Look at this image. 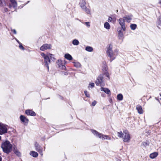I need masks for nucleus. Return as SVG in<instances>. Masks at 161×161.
Wrapping results in <instances>:
<instances>
[{"label": "nucleus", "mask_w": 161, "mask_h": 161, "mask_svg": "<svg viewBox=\"0 0 161 161\" xmlns=\"http://www.w3.org/2000/svg\"><path fill=\"white\" fill-rule=\"evenodd\" d=\"M113 47L112 44H110L107 48V55L110 58V61L111 62L116 58L119 53V51L117 49H115L113 51Z\"/></svg>", "instance_id": "1"}, {"label": "nucleus", "mask_w": 161, "mask_h": 161, "mask_svg": "<svg viewBox=\"0 0 161 161\" xmlns=\"http://www.w3.org/2000/svg\"><path fill=\"white\" fill-rule=\"evenodd\" d=\"M41 55L44 58V62L47 69L49 70L48 64L50 63V60L54 61L55 60L54 55L52 54L47 53V55L44 53H42Z\"/></svg>", "instance_id": "2"}, {"label": "nucleus", "mask_w": 161, "mask_h": 161, "mask_svg": "<svg viewBox=\"0 0 161 161\" xmlns=\"http://www.w3.org/2000/svg\"><path fill=\"white\" fill-rule=\"evenodd\" d=\"M1 147L4 153L8 154L12 151V146L9 141H6L2 143Z\"/></svg>", "instance_id": "3"}, {"label": "nucleus", "mask_w": 161, "mask_h": 161, "mask_svg": "<svg viewBox=\"0 0 161 161\" xmlns=\"http://www.w3.org/2000/svg\"><path fill=\"white\" fill-rule=\"evenodd\" d=\"M92 132L96 137H98L100 139H101L102 140H110L111 137L108 135H104L101 133L98 132L96 130H91Z\"/></svg>", "instance_id": "4"}, {"label": "nucleus", "mask_w": 161, "mask_h": 161, "mask_svg": "<svg viewBox=\"0 0 161 161\" xmlns=\"http://www.w3.org/2000/svg\"><path fill=\"white\" fill-rule=\"evenodd\" d=\"M122 138L123 141L125 142H128L130 141L131 137L127 130L124 131V135Z\"/></svg>", "instance_id": "5"}, {"label": "nucleus", "mask_w": 161, "mask_h": 161, "mask_svg": "<svg viewBox=\"0 0 161 161\" xmlns=\"http://www.w3.org/2000/svg\"><path fill=\"white\" fill-rule=\"evenodd\" d=\"M103 77L102 75H100L98 77L97 80H96L95 83L97 86L100 84L101 86H104V84L103 83Z\"/></svg>", "instance_id": "6"}, {"label": "nucleus", "mask_w": 161, "mask_h": 161, "mask_svg": "<svg viewBox=\"0 0 161 161\" xmlns=\"http://www.w3.org/2000/svg\"><path fill=\"white\" fill-rule=\"evenodd\" d=\"M52 45L50 44H45L43 45L40 47V49L42 51H44L51 48Z\"/></svg>", "instance_id": "7"}, {"label": "nucleus", "mask_w": 161, "mask_h": 161, "mask_svg": "<svg viewBox=\"0 0 161 161\" xmlns=\"http://www.w3.org/2000/svg\"><path fill=\"white\" fill-rule=\"evenodd\" d=\"M125 19L123 18H120L118 20L119 23L121 26V27L123 31L125 30Z\"/></svg>", "instance_id": "8"}, {"label": "nucleus", "mask_w": 161, "mask_h": 161, "mask_svg": "<svg viewBox=\"0 0 161 161\" xmlns=\"http://www.w3.org/2000/svg\"><path fill=\"white\" fill-rule=\"evenodd\" d=\"M7 128L2 123H0V134H3L7 132Z\"/></svg>", "instance_id": "9"}, {"label": "nucleus", "mask_w": 161, "mask_h": 161, "mask_svg": "<svg viewBox=\"0 0 161 161\" xmlns=\"http://www.w3.org/2000/svg\"><path fill=\"white\" fill-rule=\"evenodd\" d=\"M20 119L22 122L25 125H27L29 122V119L23 115L20 116Z\"/></svg>", "instance_id": "10"}, {"label": "nucleus", "mask_w": 161, "mask_h": 161, "mask_svg": "<svg viewBox=\"0 0 161 161\" xmlns=\"http://www.w3.org/2000/svg\"><path fill=\"white\" fill-rule=\"evenodd\" d=\"M25 113L27 115L31 116H35L36 115V114L34 111L30 109L26 110L25 111Z\"/></svg>", "instance_id": "11"}, {"label": "nucleus", "mask_w": 161, "mask_h": 161, "mask_svg": "<svg viewBox=\"0 0 161 161\" xmlns=\"http://www.w3.org/2000/svg\"><path fill=\"white\" fill-rule=\"evenodd\" d=\"M100 90L101 91L104 92L105 93L109 96L111 95V92L107 88L101 87V88Z\"/></svg>", "instance_id": "12"}, {"label": "nucleus", "mask_w": 161, "mask_h": 161, "mask_svg": "<svg viewBox=\"0 0 161 161\" xmlns=\"http://www.w3.org/2000/svg\"><path fill=\"white\" fill-rule=\"evenodd\" d=\"M125 20L128 22H130L132 19V15L131 14L125 15L124 17Z\"/></svg>", "instance_id": "13"}, {"label": "nucleus", "mask_w": 161, "mask_h": 161, "mask_svg": "<svg viewBox=\"0 0 161 161\" xmlns=\"http://www.w3.org/2000/svg\"><path fill=\"white\" fill-rule=\"evenodd\" d=\"M136 109L138 113L140 114H142L144 111L142 107L139 105L136 106Z\"/></svg>", "instance_id": "14"}, {"label": "nucleus", "mask_w": 161, "mask_h": 161, "mask_svg": "<svg viewBox=\"0 0 161 161\" xmlns=\"http://www.w3.org/2000/svg\"><path fill=\"white\" fill-rule=\"evenodd\" d=\"M81 9L87 14L89 15L91 14V10L89 8H87L86 6L82 8Z\"/></svg>", "instance_id": "15"}, {"label": "nucleus", "mask_w": 161, "mask_h": 161, "mask_svg": "<svg viewBox=\"0 0 161 161\" xmlns=\"http://www.w3.org/2000/svg\"><path fill=\"white\" fill-rule=\"evenodd\" d=\"M12 5H9V7L10 8L13 7L14 8H15L17 7V3L15 0H10Z\"/></svg>", "instance_id": "16"}, {"label": "nucleus", "mask_w": 161, "mask_h": 161, "mask_svg": "<svg viewBox=\"0 0 161 161\" xmlns=\"http://www.w3.org/2000/svg\"><path fill=\"white\" fill-rule=\"evenodd\" d=\"M86 0H81L80 3L79 5L81 8L86 6Z\"/></svg>", "instance_id": "17"}, {"label": "nucleus", "mask_w": 161, "mask_h": 161, "mask_svg": "<svg viewBox=\"0 0 161 161\" xmlns=\"http://www.w3.org/2000/svg\"><path fill=\"white\" fill-rule=\"evenodd\" d=\"M102 67V70L103 71L106 72L108 71V68L105 62H103V63Z\"/></svg>", "instance_id": "18"}, {"label": "nucleus", "mask_w": 161, "mask_h": 161, "mask_svg": "<svg viewBox=\"0 0 161 161\" xmlns=\"http://www.w3.org/2000/svg\"><path fill=\"white\" fill-rule=\"evenodd\" d=\"M158 155V153L157 152H154L151 153L149 157L151 159H154L156 158Z\"/></svg>", "instance_id": "19"}, {"label": "nucleus", "mask_w": 161, "mask_h": 161, "mask_svg": "<svg viewBox=\"0 0 161 161\" xmlns=\"http://www.w3.org/2000/svg\"><path fill=\"white\" fill-rule=\"evenodd\" d=\"M116 19L115 17H112L110 16H109L108 19V22H111L114 23L115 22Z\"/></svg>", "instance_id": "20"}, {"label": "nucleus", "mask_w": 161, "mask_h": 161, "mask_svg": "<svg viewBox=\"0 0 161 161\" xmlns=\"http://www.w3.org/2000/svg\"><path fill=\"white\" fill-rule=\"evenodd\" d=\"M30 154L34 158L37 157L38 155V153L35 151H31L30 153Z\"/></svg>", "instance_id": "21"}, {"label": "nucleus", "mask_w": 161, "mask_h": 161, "mask_svg": "<svg viewBox=\"0 0 161 161\" xmlns=\"http://www.w3.org/2000/svg\"><path fill=\"white\" fill-rule=\"evenodd\" d=\"M104 28L107 30H109L110 28V25L109 23L107 22H105L104 24Z\"/></svg>", "instance_id": "22"}, {"label": "nucleus", "mask_w": 161, "mask_h": 161, "mask_svg": "<svg viewBox=\"0 0 161 161\" xmlns=\"http://www.w3.org/2000/svg\"><path fill=\"white\" fill-rule=\"evenodd\" d=\"M64 57L65 58L69 60H71L73 59L72 56L68 53L64 55Z\"/></svg>", "instance_id": "23"}, {"label": "nucleus", "mask_w": 161, "mask_h": 161, "mask_svg": "<svg viewBox=\"0 0 161 161\" xmlns=\"http://www.w3.org/2000/svg\"><path fill=\"white\" fill-rule=\"evenodd\" d=\"M72 43L74 45L77 46L79 44V42L78 40L75 39L73 40Z\"/></svg>", "instance_id": "24"}, {"label": "nucleus", "mask_w": 161, "mask_h": 161, "mask_svg": "<svg viewBox=\"0 0 161 161\" xmlns=\"http://www.w3.org/2000/svg\"><path fill=\"white\" fill-rule=\"evenodd\" d=\"M123 96L121 94H118L117 95V99L119 101H121L123 99Z\"/></svg>", "instance_id": "25"}, {"label": "nucleus", "mask_w": 161, "mask_h": 161, "mask_svg": "<svg viewBox=\"0 0 161 161\" xmlns=\"http://www.w3.org/2000/svg\"><path fill=\"white\" fill-rule=\"evenodd\" d=\"M85 50L87 52H92L93 50L92 47L90 46H87L85 48Z\"/></svg>", "instance_id": "26"}, {"label": "nucleus", "mask_w": 161, "mask_h": 161, "mask_svg": "<svg viewBox=\"0 0 161 161\" xmlns=\"http://www.w3.org/2000/svg\"><path fill=\"white\" fill-rule=\"evenodd\" d=\"M73 63L74 64V66L75 67L77 68H79L81 67V65L79 62H73Z\"/></svg>", "instance_id": "27"}, {"label": "nucleus", "mask_w": 161, "mask_h": 161, "mask_svg": "<svg viewBox=\"0 0 161 161\" xmlns=\"http://www.w3.org/2000/svg\"><path fill=\"white\" fill-rule=\"evenodd\" d=\"M35 145L36 148V150L37 151H38L39 150H40L42 149L40 145L37 143L35 144Z\"/></svg>", "instance_id": "28"}, {"label": "nucleus", "mask_w": 161, "mask_h": 161, "mask_svg": "<svg viewBox=\"0 0 161 161\" xmlns=\"http://www.w3.org/2000/svg\"><path fill=\"white\" fill-rule=\"evenodd\" d=\"M57 63L59 67H60L63 65L62 61L60 59H58L57 62Z\"/></svg>", "instance_id": "29"}, {"label": "nucleus", "mask_w": 161, "mask_h": 161, "mask_svg": "<svg viewBox=\"0 0 161 161\" xmlns=\"http://www.w3.org/2000/svg\"><path fill=\"white\" fill-rule=\"evenodd\" d=\"M157 26L160 29L161 28V19H158L157 22Z\"/></svg>", "instance_id": "30"}, {"label": "nucleus", "mask_w": 161, "mask_h": 161, "mask_svg": "<svg viewBox=\"0 0 161 161\" xmlns=\"http://www.w3.org/2000/svg\"><path fill=\"white\" fill-rule=\"evenodd\" d=\"M117 136L119 137L123 138V135H124V132L123 133L122 131L118 132L117 133Z\"/></svg>", "instance_id": "31"}, {"label": "nucleus", "mask_w": 161, "mask_h": 161, "mask_svg": "<svg viewBox=\"0 0 161 161\" xmlns=\"http://www.w3.org/2000/svg\"><path fill=\"white\" fill-rule=\"evenodd\" d=\"M137 27V25L135 24H131L130 25V27L131 30H135Z\"/></svg>", "instance_id": "32"}, {"label": "nucleus", "mask_w": 161, "mask_h": 161, "mask_svg": "<svg viewBox=\"0 0 161 161\" xmlns=\"http://www.w3.org/2000/svg\"><path fill=\"white\" fill-rule=\"evenodd\" d=\"M94 86V83H90L88 86V88L90 89V88H92Z\"/></svg>", "instance_id": "33"}, {"label": "nucleus", "mask_w": 161, "mask_h": 161, "mask_svg": "<svg viewBox=\"0 0 161 161\" xmlns=\"http://www.w3.org/2000/svg\"><path fill=\"white\" fill-rule=\"evenodd\" d=\"M14 152L15 153V154L18 156H19L21 155L20 153L17 150H14Z\"/></svg>", "instance_id": "34"}, {"label": "nucleus", "mask_w": 161, "mask_h": 161, "mask_svg": "<svg viewBox=\"0 0 161 161\" xmlns=\"http://www.w3.org/2000/svg\"><path fill=\"white\" fill-rule=\"evenodd\" d=\"M84 93L86 96L87 97H90V94H89V93L86 91H84Z\"/></svg>", "instance_id": "35"}, {"label": "nucleus", "mask_w": 161, "mask_h": 161, "mask_svg": "<svg viewBox=\"0 0 161 161\" xmlns=\"http://www.w3.org/2000/svg\"><path fill=\"white\" fill-rule=\"evenodd\" d=\"M105 73H104V75H105L107 77H108V79H109V74L108 73V71H106V72H104Z\"/></svg>", "instance_id": "36"}, {"label": "nucleus", "mask_w": 161, "mask_h": 161, "mask_svg": "<svg viewBox=\"0 0 161 161\" xmlns=\"http://www.w3.org/2000/svg\"><path fill=\"white\" fill-rule=\"evenodd\" d=\"M19 47L21 50H23L25 49L24 47L22 46L21 43L19 44Z\"/></svg>", "instance_id": "37"}, {"label": "nucleus", "mask_w": 161, "mask_h": 161, "mask_svg": "<svg viewBox=\"0 0 161 161\" xmlns=\"http://www.w3.org/2000/svg\"><path fill=\"white\" fill-rule=\"evenodd\" d=\"M85 24L88 27H90V23L89 22H85Z\"/></svg>", "instance_id": "38"}, {"label": "nucleus", "mask_w": 161, "mask_h": 161, "mask_svg": "<svg viewBox=\"0 0 161 161\" xmlns=\"http://www.w3.org/2000/svg\"><path fill=\"white\" fill-rule=\"evenodd\" d=\"M119 36L121 37H122L123 36V33L121 31H119Z\"/></svg>", "instance_id": "39"}, {"label": "nucleus", "mask_w": 161, "mask_h": 161, "mask_svg": "<svg viewBox=\"0 0 161 161\" xmlns=\"http://www.w3.org/2000/svg\"><path fill=\"white\" fill-rule=\"evenodd\" d=\"M60 68L62 69H64V70H65L66 69V67L64 65H62L61 66Z\"/></svg>", "instance_id": "40"}, {"label": "nucleus", "mask_w": 161, "mask_h": 161, "mask_svg": "<svg viewBox=\"0 0 161 161\" xmlns=\"http://www.w3.org/2000/svg\"><path fill=\"white\" fill-rule=\"evenodd\" d=\"M97 103V102L96 101L94 100V101L92 103V105L93 106H95L96 104Z\"/></svg>", "instance_id": "41"}, {"label": "nucleus", "mask_w": 161, "mask_h": 161, "mask_svg": "<svg viewBox=\"0 0 161 161\" xmlns=\"http://www.w3.org/2000/svg\"><path fill=\"white\" fill-rule=\"evenodd\" d=\"M38 152L41 154V155L42 156L43 155L42 149L40 150H39V151H38Z\"/></svg>", "instance_id": "42"}, {"label": "nucleus", "mask_w": 161, "mask_h": 161, "mask_svg": "<svg viewBox=\"0 0 161 161\" xmlns=\"http://www.w3.org/2000/svg\"><path fill=\"white\" fill-rule=\"evenodd\" d=\"M11 31H13L15 34H16V31L15 29H12Z\"/></svg>", "instance_id": "43"}, {"label": "nucleus", "mask_w": 161, "mask_h": 161, "mask_svg": "<svg viewBox=\"0 0 161 161\" xmlns=\"http://www.w3.org/2000/svg\"><path fill=\"white\" fill-rule=\"evenodd\" d=\"M16 40L17 42H18L19 44H20V43H21L17 39H16Z\"/></svg>", "instance_id": "44"}, {"label": "nucleus", "mask_w": 161, "mask_h": 161, "mask_svg": "<svg viewBox=\"0 0 161 161\" xmlns=\"http://www.w3.org/2000/svg\"><path fill=\"white\" fill-rule=\"evenodd\" d=\"M2 161V158L0 156V161Z\"/></svg>", "instance_id": "45"}, {"label": "nucleus", "mask_w": 161, "mask_h": 161, "mask_svg": "<svg viewBox=\"0 0 161 161\" xmlns=\"http://www.w3.org/2000/svg\"><path fill=\"white\" fill-rule=\"evenodd\" d=\"M159 3L161 4V0H159Z\"/></svg>", "instance_id": "46"}, {"label": "nucleus", "mask_w": 161, "mask_h": 161, "mask_svg": "<svg viewBox=\"0 0 161 161\" xmlns=\"http://www.w3.org/2000/svg\"><path fill=\"white\" fill-rule=\"evenodd\" d=\"M64 74L65 75H68V73L65 72Z\"/></svg>", "instance_id": "47"}, {"label": "nucleus", "mask_w": 161, "mask_h": 161, "mask_svg": "<svg viewBox=\"0 0 161 161\" xmlns=\"http://www.w3.org/2000/svg\"><path fill=\"white\" fill-rule=\"evenodd\" d=\"M1 136H0V140H1Z\"/></svg>", "instance_id": "48"}, {"label": "nucleus", "mask_w": 161, "mask_h": 161, "mask_svg": "<svg viewBox=\"0 0 161 161\" xmlns=\"http://www.w3.org/2000/svg\"><path fill=\"white\" fill-rule=\"evenodd\" d=\"M6 10H7V9H6L5 11H6Z\"/></svg>", "instance_id": "49"}, {"label": "nucleus", "mask_w": 161, "mask_h": 161, "mask_svg": "<svg viewBox=\"0 0 161 161\" xmlns=\"http://www.w3.org/2000/svg\"><path fill=\"white\" fill-rule=\"evenodd\" d=\"M160 96L161 97V93L160 94Z\"/></svg>", "instance_id": "50"}, {"label": "nucleus", "mask_w": 161, "mask_h": 161, "mask_svg": "<svg viewBox=\"0 0 161 161\" xmlns=\"http://www.w3.org/2000/svg\"><path fill=\"white\" fill-rule=\"evenodd\" d=\"M1 2V0H0V3Z\"/></svg>", "instance_id": "51"}]
</instances>
